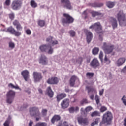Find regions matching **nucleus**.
Masks as SVG:
<instances>
[{"label": "nucleus", "mask_w": 126, "mask_h": 126, "mask_svg": "<svg viewBox=\"0 0 126 126\" xmlns=\"http://www.w3.org/2000/svg\"><path fill=\"white\" fill-rule=\"evenodd\" d=\"M112 120H113V115L110 111H107L104 113L102 116V120L100 123V126L103 124H106L107 125H111L112 124Z\"/></svg>", "instance_id": "1"}, {"label": "nucleus", "mask_w": 126, "mask_h": 126, "mask_svg": "<svg viewBox=\"0 0 126 126\" xmlns=\"http://www.w3.org/2000/svg\"><path fill=\"white\" fill-rule=\"evenodd\" d=\"M30 114L32 117H35V118H36V121H37V122L41 119V113H40L39 108L37 107L30 108Z\"/></svg>", "instance_id": "2"}, {"label": "nucleus", "mask_w": 126, "mask_h": 126, "mask_svg": "<svg viewBox=\"0 0 126 126\" xmlns=\"http://www.w3.org/2000/svg\"><path fill=\"white\" fill-rule=\"evenodd\" d=\"M16 94V93H15V91L12 90H9L6 94V103L10 104H12L14 98H15Z\"/></svg>", "instance_id": "3"}, {"label": "nucleus", "mask_w": 126, "mask_h": 126, "mask_svg": "<svg viewBox=\"0 0 126 126\" xmlns=\"http://www.w3.org/2000/svg\"><path fill=\"white\" fill-rule=\"evenodd\" d=\"M116 18L121 26H122L123 24H126V14L124 13L123 10L119 11L117 14Z\"/></svg>", "instance_id": "4"}, {"label": "nucleus", "mask_w": 126, "mask_h": 126, "mask_svg": "<svg viewBox=\"0 0 126 126\" xmlns=\"http://www.w3.org/2000/svg\"><path fill=\"white\" fill-rule=\"evenodd\" d=\"M102 49L105 54H111L115 50V45L104 42L102 46Z\"/></svg>", "instance_id": "5"}, {"label": "nucleus", "mask_w": 126, "mask_h": 126, "mask_svg": "<svg viewBox=\"0 0 126 126\" xmlns=\"http://www.w3.org/2000/svg\"><path fill=\"white\" fill-rule=\"evenodd\" d=\"M63 16L65 17V18L62 19V22L63 25H64V24H71V23H73L74 19L71 17V16L69 15V14L64 13L63 14Z\"/></svg>", "instance_id": "6"}, {"label": "nucleus", "mask_w": 126, "mask_h": 126, "mask_svg": "<svg viewBox=\"0 0 126 126\" xmlns=\"http://www.w3.org/2000/svg\"><path fill=\"white\" fill-rule=\"evenodd\" d=\"M89 29H94L97 34L103 33V27L100 22H96L89 27Z\"/></svg>", "instance_id": "7"}, {"label": "nucleus", "mask_w": 126, "mask_h": 126, "mask_svg": "<svg viewBox=\"0 0 126 126\" xmlns=\"http://www.w3.org/2000/svg\"><path fill=\"white\" fill-rule=\"evenodd\" d=\"M22 5V1L21 0H14L11 4V7L13 10H18Z\"/></svg>", "instance_id": "8"}, {"label": "nucleus", "mask_w": 126, "mask_h": 126, "mask_svg": "<svg viewBox=\"0 0 126 126\" xmlns=\"http://www.w3.org/2000/svg\"><path fill=\"white\" fill-rule=\"evenodd\" d=\"M61 3L64 8H66L69 10L72 9V6L69 0H61Z\"/></svg>", "instance_id": "9"}, {"label": "nucleus", "mask_w": 126, "mask_h": 126, "mask_svg": "<svg viewBox=\"0 0 126 126\" xmlns=\"http://www.w3.org/2000/svg\"><path fill=\"white\" fill-rule=\"evenodd\" d=\"M7 32L10 33V34H12L13 35H15L16 37H19V36H21V32H20L18 31L15 30L14 28L12 27V26H10L7 29Z\"/></svg>", "instance_id": "10"}, {"label": "nucleus", "mask_w": 126, "mask_h": 126, "mask_svg": "<svg viewBox=\"0 0 126 126\" xmlns=\"http://www.w3.org/2000/svg\"><path fill=\"white\" fill-rule=\"evenodd\" d=\"M33 76L34 82H40V81L43 79V76L41 73L34 72L33 73Z\"/></svg>", "instance_id": "11"}, {"label": "nucleus", "mask_w": 126, "mask_h": 126, "mask_svg": "<svg viewBox=\"0 0 126 126\" xmlns=\"http://www.w3.org/2000/svg\"><path fill=\"white\" fill-rule=\"evenodd\" d=\"M90 65L93 68H97L100 66V62L97 58H94L90 63Z\"/></svg>", "instance_id": "12"}, {"label": "nucleus", "mask_w": 126, "mask_h": 126, "mask_svg": "<svg viewBox=\"0 0 126 126\" xmlns=\"http://www.w3.org/2000/svg\"><path fill=\"white\" fill-rule=\"evenodd\" d=\"M78 123L79 125H83V126H87L88 125V119L86 118H82V117H79L77 118Z\"/></svg>", "instance_id": "13"}, {"label": "nucleus", "mask_w": 126, "mask_h": 126, "mask_svg": "<svg viewBox=\"0 0 126 126\" xmlns=\"http://www.w3.org/2000/svg\"><path fill=\"white\" fill-rule=\"evenodd\" d=\"M39 63L42 65H47L48 64V58L45 55H41L39 58Z\"/></svg>", "instance_id": "14"}, {"label": "nucleus", "mask_w": 126, "mask_h": 126, "mask_svg": "<svg viewBox=\"0 0 126 126\" xmlns=\"http://www.w3.org/2000/svg\"><path fill=\"white\" fill-rule=\"evenodd\" d=\"M61 106L62 109H67L69 106V99L66 98L63 100L61 103Z\"/></svg>", "instance_id": "15"}, {"label": "nucleus", "mask_w": 126, "mask_h": 126, "mask_svg": "<svg viewBox=\"0 0 126 126\" xmlns=\"http://www.w3.org/2000/svg\"><path fill=\"white\" fill-rule=\"evenodd\" d=\"M47 82L48 84H58L59 83V78L57 77H52L51 78H49Z\"/></svg>", "instance_id": "16"}, {"label": "nucleus", "mask_w": 126, "mask_h": 126, "mask_svg": "<svg viewBox=\"0 0 126 126\" xmlns=\"http://www.w3.org/2000/svg\"><path fill=\"white\" fill-rule=\"evenodd\" d=\"M13 25L16 27V28L17 30H18V31H22V30L23 29V27L21 25V24L19 23V21H18V20H15L13 22Z\"/></svg>", "instance_id": "17"}, {"label": "nucleus", "mask_w": 126, "mask_h": 126, "mask_svg": "<svg viewBox=\"0 0 126 126\" xmlns=\"http://www.w3.org/2000/svg\"><path fill=\"white\" fill-rule=\"evenodd\" d=\"M85 32L87 36V42L88 44H89L93 38V35L92 34V33L88 30L85 31Z\"/></svg>", "instance_id": "18"}, {"label": "nucleus", "mask_w": 126, "mask_h": 126, "mask_svg": "<svg viewBox=\"0 0 126 126\" xmlns=\"http://www.w3.org/2000/svg\"><path fill=\"white\" fill-rule=\"evenodd\" d=\"M92 110V107L91 106L87 107L85 110H83V108L81 109V113L82 115H84V116H86L87 115V113L88 112H90Z\"/></svg>", "instance_id": "19"}, {"label": "nucleus", "mask_w": 126, "mask_h": 126, "mask_svg": "<svg viewBox=\"0 0 126 126\" xmlns=\"http://www.w3.org/2000/svg\"><path fill=\"white\" fill-rule=\"evenodd\" d=\"M22 76L24 77L25 81H28V78H29V72L27 70L23 71L21 72Z\"/></svg>", "instance_id": "20"}, {"label": "nucleus", "mask_w": 126, "mask_h": 126, "mask_svg": "<svg viewBox=\"0 0 126 126\" xmlns=\"http://www.w3.org/2000/svg\"><path fill=\"white\" fill-rule=\"evenodd\" d=\"M61 120V116L59 115H55L51 120L52 124H55L56 122H59Z\"/></svg>", "instance_id": "21"}, {"label": "nucleus", "mask_w": 126, "mask_h": 126, "mask_svg": "<svg viewBox=\"0 0 126 126\" xmlns=\"http://www.w3.org/2000/svg\"><path fill=\"white\" fill-rule=\"evenodd\" d=\"M110 22L111 23V25L113 29H115L118 27V22H117L116 18L111 17Z\"/></svg>", "instance_id": "22"}, {"label": "nucleus", "mask_w": 126, "mask_h": 126, "mask_svg": "<svg viewBox=\"0 0 126 126\" xmlns=\"http://www.w3.org/2000/svg\"><path fill=\"white\" fill-rule=\"evenodd\" d=\"M125 62H126V58L122 57L119 58L117 61V65L118 66H121L123 65L124 63H125Z\"/></svg>", "instance_id": "23"}, {"label": "nucleus", "mask_w": 126, "mask_h": 126, "mask_svg": "<svg viewBox=\"0 0 126 126\" xmlns=\"http://www.w3.org/2000/svg\"><path fill=\"white\" fill-rule=\"evenodd\" d=\"M46 42H49L52 45V46H54L55 45H58V41L57 40H53V37L50 36L49 37L47 38L46 39Z\"/></svg>", "instance_id": "24"}, {"label": "nucleus", "mask_w": 126, "mask_h": 126, "mask_svg": "<svg viewBox=\"0 0 126 126\" xmlns=\"http://www.w3.org/2000/svg\"><path fill=\"white\" fill-rule=\"evenodd\" d=\"M86 89L88 90V94H90V92H91V93H95L97 94V90H96V89L95 88H91L90 86H87L86 87Z\"/></svg>", "instance_id": "25"}, {"label": "nucleus", "mask_w": 126, "mask_h": 126, "mask_svg": "<svg viewBox=\"0 0 126 126\" xmlns=\"http://www.w3.org/2000/svg\"><path fill=\"white\" fill-rule=\"evenodd\" d=\"M47 94L50 98H53L54 96V92L52 90V88L51 87H48L46 90Z\"/></svg>", "instance_id": "26"}, {"label": "nucleus", "mask_w": 126, "mask_h": 126, "mask_svg": "<svg viewBox=\"0 0 126 126\" xmlns=\"http://www.w3.org/2000/svg\"><path fill=\"white\" fill-rule=\"evenodd\" d=\"M65 97H66V94L65 93H61L58 94L56 96L57 101L60 102L62 99H63V98H65Z\"/></svg>", "instance_id": "27"}, {"label": "nucleus", "mask_w": 126, "mask_h": 126, "mask_svg": "<svg viewBox=\"0 0 126 126\" xmlns=\"http://www.w3.org/2000/svg\"><path fill=\"white\" fill-rule=\"evenodd\" d=\"M50 48V46L47 45H43L40 46L39 49L40 51L42 52H47L48 50H49V48Z\"/></svg>", "instance_id": "28"}, {"label": "nucleus", "mask_w": 126, "mask_h": 126, "mask_svg": "<svg viewBox=\"0 0 126 126\" xmlns=\"http://www.w3.org/2000/svg\"><path fill=\"white\" fill-rule=\"evenodd\" d=\"M76 80V76H72L70 80V86H74L75 84V81Z\"/></svg>", "instance_id": "29"}, {"label": "nucleus", "mask_w": 126, "mask_h": 126, "mask_svg": "<svg viewBox=\"0 0 126 126\" xmlns=\"http://www.w3.org/2000/svg\"><path fill=\"white\" fill-rule=\"evenodd\" d=\"M104 5L103 3L94 2L92 4L93 7H102Z\"/></svg>", "instance_id": "30"}, {"label": "nucleus", "mask_w": 126, "mask_h": 126, "mask_svg": "<svg viewBox=\"0 0 126 126\" xmlns=\"http://www.w3.org/2000/svg\"><path fill=\"white\" fill-rule=\"evenodd\" d=\"M30 5L33 8H36V7H37L38 6V4H37V3H36L35 0H32L31 1Z\"/></svg>", "instance_id": "31"}, {"label": "nucleus", "mask_w": 126, "mask_h": 126, "mask_svg": "<svg viewBox=\"0 0 126 126\" xmlns=\"http://www.w3.org/2000/svg\"><path fill=\"white\" fill-rule=\"evenodd\" d=\"M106 5L109 8H113V7H114L115 6V2L110 1L107 2Z\"/></svg>", "instance_id": "32"}, {"label": "nucleus", "mask_w": 126, "mask_h": 126, "mask_svg": "<svg viewBox=\"0 0 126 126\" xmlns=\"http://www.w3.org/2000/svg\"><path fill=\"white\" fill-rule=\"evenodd\" d=\"M99 51L100 49L98 47H94L92 50L93 55H98V53H99Z\"/></svg>", "instance_id": "33"}, {"label": "nucleus", "mask_w": 126, "mask_h": 126, "mask_svg": "<svg viewBox=\"0 0 126 126\" xmlns=\"http://www.w3.org/2000/svg\"><path fill=\"white\" fill-rule=\"evenodd\" d=\"M38 24L40 27H44L45 24H46V22L45 20H40L38 22Z\"/></svg>", "instance_id": "34"}, {"label": "nucleus", "mask_w": 126, "mask_h": 126, "mask_svg": "<svg viewBox=\"0 0 126 126\" xmlns=\"http://www.w3.org/2000/svg\"><path fill=\"white\" fill-rule=\"evenodd\" d=\"M100 112L97 111L92 112L91 114V117H100Z\"/></svg>", "instance_id": "35"}, {"label": "nucleus", "mask_w": 126, "mask_h": 126, "mask_svg": "<svg viewBox=\"0 0 126 126\" xmlns=\"http://www.w3.org/2000/svg\"><path fill=\"white\" fill-rule=\"evenodd\" d=\"M93 17H95V16H98L99 15H101L102 13L99 12L93 11L91 12Z\"/></svg>", "instance_id": "36"}, {"label": "nucleus", "mask_w": 126, "mask_h": 126, "mask_svg": "<svg viewBox=\"0 0 126 126\" xmlns=\"http://www.w3.org/2000/svg\"><path fill=\"white\" fill-rule=\"evenodd\" d=\"M48 124L46 122H38L36 124L35 126H47Z\"/></svg>", "instance_id": "37"}, {"label": "nucleus", "mask_w": 126, "mask_h": 126, "mask_svg": "<svg viewBox=\"0 0 126 126\" xmlns=\"http://www.w3.org/2000/svg\"><path fill=\"white\" fill-rule=\"evenodd\" d=\"M99 121H100V118H96L95 119V121L94 122L91 123V126H95V125H98V123H99Z\"/></svg>", "instance_id": "38"}, {"label": "nucleus", "mask_w": 126, "mask_h": 126, "mask_svg": "<svg viewBox=\"0 0 126 126\" xmlns=\"http://www.w3.org/2000/svg\"><path fill=\"white\" fill-rule=\"evenodd\" d=\"M8 87L11 88H15V89H19V87L18 86H14L12 83H9L8 84Z\"/></svg>", "instance_id": "39"}, {"label": "nucleus", "mask_w": 126, "mask_h": 126, "mask_svg": "<svg viewBox=\"0 0 126 126\" xmlns=\"http://www.w3.org/2000/svg\"><path fill=\"white\" fill-rule=\"evenodd\" d=\"M42 115L43 117H45V116H47V113H48V110L46 109H42Z\"/></svg>", "instance_id": "40"}, {"label": "nucleus", "mask_w": 126, "mask_h": 126, "mask_svg": "<svg viewBox=\"0 0 126 126\" xmlns=\"http://www.w3.org/2000/svg\"><path fill=\"white\" fill-rule=\"evenodd\" d=\"M87 77H89V78H92L94 76V74L93 73L88 72L86 73Z\"/></svg>", "instance_id": "41"}, {"label": "nucleus", "mask_w": 126, "mask_h": 126, "mask_svg": "<svg viewBox=\"0 0 126 126\" xmlns=\"http://www.w3.org/2000/svg\"><path fill=\"white\" fill-rule=\"evenodd\" d=\"M69 33L71 36V37H74L75 36V32L73 30H71L69 32Z\"/></svg>", "instance_id": "42"}, {"label": "nucleus", "mask_w": 126, "mask_h": 126, "mask_svg": "<svg viewBox=\"0 0 126 126\" xmlns=\"http://www.w3.org/2000/svg\"><path fill=\"white\" fill-rule=\"evenodd\" d=\"M9 48H11V49H13V48H14V47H15V44H14V43H13L12 42H10L9 43Z\"/></svg>", "instance_id": "43"}, {"label": "nucleus", "mask_w": 126, "mask_h": 126, "mask_svg": "<svg viewBox=\"0 0 126 126\" xmlns=\"http://www.w3.org/2000/svg\"><path fill=\"white\" fill-rule=\"evenodd\" d=\"M9 124H10V120H7L3 124L4 126H9Z\"/></svg>", "instance_id": "44"}, {"label": "nucleus", "mask_w": 126, "mask_h": 126, "mask_svg": "<svg viewBox=\"0 0 126 126\" xmlns=\"http://www.w3.org/2000/svg\"><path fill=\"white\" fill-rule=\"evenodd\" d=\"M83 15L85 19H86L88 17V13L86 11H84L83 13Z\"/></svg>", "instance_id": "45"}, {"label": "nucleus", "mask_w": 126, "mask_h": 126, "mask_svg": "<svg viewBox=\"0 0 126 126\" xmlns=\"http://www.w3.org/2000/svg\"><path fill=\"white\" fill-rule=\"evenodd\" d=\"M100 111L101 113H104L105 111H107V107H106L105 106H102L100 108Z\"/></svg>", "instance_id": "46"}, {"label": "nucleus", "mask_w": 126, "mask_h": 126, "mask_svg": "<svg viewBox=\"0 0 126 126\" xmlns=\"http://www.w3.org/2000/svg\"><path fill=\"white\" fill-rule=\"evenodd\" d=\"M53 52H54V49L52 48V46H49V49L48 52V54H52Z\"/></svg>", "instance_id": "47"}, {"label": "nucleus", "mask_w": 126, "mask_h": 126, "mask_svg": "<svg viewBox=\"0 0 126 126\" xmlns=\"http://www.w3.org/2000/svg\"><path fill=\"white\" fill-rule=\"evenodd\" d=\"M10 0H6V1L5 2L4 4L7 6H9L10 5Z\"/></svg>", "instance_id": "48"}, {"label": "nucleus", "mask_w": 126, "mask_h": 126, "mask_svg": "<svg viewBox=\"0 0 126 126\" xmlns=\"http://www.w3.org/2000/svg\"><path fill=\"white\" fill-rule=\"evenodd\" d=\"M69 111L70 113H74L75 111V108L73 107H70V108H69Z\"/></svg>", "instance_id": "49"}, {"label": "nucleus", "mask_w": 126, "mask_h": 126, "mask_svg": "<svg viewBox=\"0 0 126 126\" xmlns=\"http://www.w3.org/2000/svg\"><path fill=\"white\" fill-rule=\"evenodd\" d=\"M9 17L10 19H11V20H13V19H14V14L13 13L10 14L9 15Z\"/></svg>", "instance_id": "50"}, {"label": "nucleus", "mask_w": 126, "mask_h": 126, "mask_svg": "<svg viewBox=\"0 0 126 126\" xmlns=\"http://www.w3.org/2000/svg\"><path fill=\"white\" fill-rule=\"evenodd\" d=\"M88 101L86 99H83V100L81 102V104L82 105H83V104H88Z\"/></svg>", "instance_id": "51"}, {"label": "nucleus", "mask_w": 126, "mask_h": 126, "mask_svg": "<svg viewBox=\"0 0 126 126\" xmlns=\"http://www.w3.org/2000/svg\"><path fill=\"white\" fill-rule=\"evenodd\" d=\"M122 100L124 104V105H125V106H126V97H125V96H124L122 97Z\"/></svg>", "instance_id": "52"}, {"label": "nucleus", "mask_w": 126, "mask_h": 126, "mask_svg": "<svg viewBox=\"0 0 126 126\" xmlns=\"http://www.w3.org/2000/svg\"><path fill=\"white\" fill-rule=\"evenodd\" d=\"M26 33L27 35H31V30H30V29H27V30H26Z\"/></svg>", "instance_id": "53"}, {"label": "nucleus", "mask_w": 126, "mask_h": 126, "mask_svg": "<svg viewBox=\"0 0 126 126\" xmlns=\"http://www.w3.org/2000/svg\"><path fill=\"white\" fill-rule=\"evenodd\" d=\"M3 13V10H2V5L0 4V15H1Z\"/></svg>", "instance_id": "54"}, {"label": "nucleus", "mask_w": 126, "mask_h": 126, "mask_svg": "<svg viewBox=\"0 0 126 126\" xmlns=\"http://www.w3.org/2000/svg\"><path fill=\"white\" fill-rule=\"evenodd\" d=\"M104 61L106 62H107L108 63H111V61H110V60H109V59H108V58H107V56L106 55L105 56Z\"/></svg>", "instance_id": "55"}, {"label": "nucleus", "mask_w": 126, "mask_h": 126, "mask_svg": "<svg viewBox=\"0 0 126 126\" xmlns=\"http://www.w3.org/2000/svg\"><path fill=\"white\" fill-rule=\"evenodd\" d=\"M103 94H104V89H102L101 90L99 91L100 96L103 95Z\"/></svg>", "instance_id": "56"}, {"label": "nucleus", "mask_w": 126, "mask_h": 126, "mask_svg": "<svg viewBox=\"0 0 126 126\" xmlns=\"http://www.w3.org/2000/svg\"><path fill=\"white\" fill-rule=\"evenodd\" d=\"M99 59L103 60V52L100 51L99 54Z\"/></svg>", "instance_id": "57"}, {"label": "nucleus", "mask_w": 126, "mask_h": 126, "mask_svg": "<svg viewBox=\"0 0 126 126\" xmlns=\"http://www.w3.org/2000/svg\"><path fill=\"white\" fill-rule=\"evenodd\" d=\"M63 126H68V123H67V122L64 121V122L63 123Z\"/></svg>", "instance_id": "58"}, {"label": "nucleus", "mask_w": 126, "mask_h": 126, "mask_svg": "<svg viewBox=\"0 0 126 126\" xmlns=\"http://www.w3.org/2000/svg\"><path fill=\"white\" fill-rule=\"evenodd\" d=\"M91 100H94V94H92L90 96Z\"/></svg>", "instance_id": "59"}, {"label": "nucleus", "mask_w": 126, "mask_h": 126, "mask_svg": "<svg viewBox=\"0 0 126 126\" xmlns=\"http://www.w3.org/2000/svg\"><path fill=\"white\" fill-rule=\"evenodd\" d=\"M32 125H33V121H32V120H30L29 123V126H32Z\"/></svg>", "instance_id": "60"}, {"label": "nucleus", "mask_w": 126, "mask_h": 126, "mask_svg": "<svg viewBox=\"0 0 126 126\" xmlns=\"http://www.w3.org/2000/svg\"><path fill=\"white\" fill-rule=\"evenodd\" d=\"M79 111V107L78 106H76L75 108V111L76 112H78Z\"/></svg>", "instance_id": "61"}, {"label": "nucleus", "mask_w": 126, "mask_h": 126, "mask_svg": "<svg viewBox=\"0 0 126 126\" xmlns=\"http://www.w3.org/2000/svg\"><path fill=\"white\" fill-rule=\"evenodd\" d=\"M38 91L39 93H40L41 94H43V90H42L41 89H39Z\"/></svg>", "instance_id": "62"}, {"label": "nucleus", "mask_w": 126, "mask_h": 126, "mask_svg": "<svg viewBox=\"0 0 126 126\" xmlns=\"http://www.w3.org/2000/svg\"><path fill=\"white\" fill-rule=\"evenodd\" d=\"M124 126H126V118H125V119H124Z\"/></svg>", "instance_id": "63"}, {"label": "nucleus", "mask_w": 126, "mask_h": 126, "mask_svg": "<svg viewBox=\"0 0 126 126\" xmlns=\"http://www.w3.org/2000/svg\"><path fill=\"white\" fill-rule=\"evenodd\" d=\"M99 96L98 95H95V100H99Z\"/></svg>", "instance_id": "64"}]
</instances>
